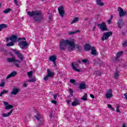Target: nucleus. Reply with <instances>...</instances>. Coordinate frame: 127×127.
I'll return each mask as SVG.
<instances>
[{
	"label": "nucleus",
	"mask_w": 127,
	"mask_h": 127,
	"mask_svg": "<svg viewBox=\"0 0 127 127\" xmlns=\"http://www.w3.org/2000/svg\"><path fill=\"white\" fill-rule=\"evenodd\" d=\"M69 45L70 47H68V51L69 52H72L74 51V48H75L76 45L75 42L73 41L69 40L68 39H62L60 41L59 48L60 50H66L67 49V46Z\"/></svg>",
	"instance_id": "f257e3e1"
},
{
	"label": "nucleus",
	"mask_w": 127,
	"mask_h": 127,
	"mask_svg": "<svg viewBox=\"0 0 127 127\" xmlns=\"http://www.w3.org/2000/svg\"><path fill=\"white\" fill-rule=\"evenodd\" d=\"M27 14L30 16V17H33L34 20L35 22L37 23H41L42 20L44 19V16H43V14L40 10H35V11H28L27 12Z\"/></svg>",
	"instance_id": "f03ea898"
},
{
	"label": "nucleus",
	"mask_w": 127,
	"mask_h": 127,
	"mask_svg": "<svg viewBox=\"0 0 127 127\" xmlns=\"http://www.w3.org/2000/svg\"><path fill=\"white\" fill-rule=\"evenodd\" d=\"M47 74L44 78V81H47L49 78H53L54 76V72L51 71L49 68H47Z\"/></svg>",
	"instance_id": "7ed1b4c3"
},
{
	"label": "nucleus",
	"mask_w": 127,
	"mask_h": 127,
	"mask_svg": "<svg viewBox=\"0 0 127 127\" xmlns=\"http://www.w3.org/2000/svg\"><path fill=\"white\" fill-rule=\"evenodd\" d=\"M98 28L101 30V31H108L109 29L108 27L106 25L105 22H102V23L98 24L97 25Z\"/></svg>",
	"instance_id": "20e7f679"
},
{
	"label": "nucleus",
	"mask_w": 127,
	"mask_h": 127,
	"mask_svg": "<svg viewBox=\"0 0 127 127\" xmlns=\"http://www.w3.org/2000/svg\"><path fill=\"white\" fill-rule=\"evenodd\" d=\"M29 45L26 41H20L18 43V46L21 49H25Z\"/></svg>",
	"instance_id": "39448f33"
},
{
	"label": "nucleus",
	"mask_w": 127,
	"mask_h": 127,
	"mask_svg": "<svg viewBox=\"0 0 127 127\" xmlns=\"http://www.w3.org/2000/svg\"><path fill=\"white\" fill-rule=\"evenodd\" d=\"M112 35H113V32L111 31L106 33H104L102 37V41H105V40L109 39V37L110 36H112Z\"/></svg>",
	"instance_id": "423d86ee"
},
{
	"label": "nucleus",
	"mask_w": 127,
	"mask_h": 127,
	"mask_svg": "<svg viewBox=\"0 0 127 127\" xmlns=\"http://www.w3.org/2000/svg\"><path fill=\"white\" fill-rule=\"evenodd\" d=\"M12 51L14 52L16 55H17L18 58L21 60V61L23 62V55L19 51H17L14 49H12Z\"/></svg>",
	"instance_id": "0eeeda50"
},
{
	"label": "nucleus",
	"mask_w": 127,
	"mask_h": 127,
	"mask_svg": "<svg viewBox=\"0 0 127 127\" xmlns=\"http://www.w3.org/2000/svg\"><path fill=\"white\" fill-rule=\"evenodd\" d=\"M18 39V38H17V36L15 35H12L11 37L6 38V42H8L9 40L12 41V42H17Z\"/></svg>",
	"instance_id": "6e6552de"
},
{
	"label": "nucleus",
	"mask_w": 127,
	"mask_h": 127,
	"mask_svg": "<svg viewBox=\"0 0 127 127\" xmlns=\"http://www.w3.org/2000/svg\"><path fill=\"white\" fill-rule=\"evenodd\" d=\"M118 10L119 11V16L120 17H123V16H127V12L126 11H124L123 8L119 7Z\"/></svg>",
	"instance_id": "1a4fd4ad"
},
{
	"label": "nucleus",
	"mask_w": 127,
	"mask_h": 127,
	"mask_svg": "<svg viewBox=\"0 0 127 127\" xmlns=\"http://www.w3.org/2000/svg\"><path fill=\"white\" fill-rule=\"evenodd\" d=\"M35 118L38 121V122L40 123L38 125V127H39L40 126H42L43 124V119H42L41 114H40V113H38L37 115L35 116Z\"/></svg>",
	"instance_id": "9d476101"
},
{
	"label": "nucleus",
	"mask_w": 127,
	"mask_h": 127,
	"mask_svg": "<svg viewBox=\"0 0 127 127\" xmlns=\"http://www.w3.org/2000/svg\"><path fill=\"white\" fill-rule=\"evenodd\" d=\"M58 9L61 17H64V14H65V9H64V7L63 6H60Z\"/></svg>",
	"instance_id": "9b49d317"
},
{
	"label": "nucleus",
	"mask_w": 127,
	"mask_h": 127,
	"mask_svg": "<svg viewBox=\"0 0 127 127\" xmlns=\"http://www.w3.org/2000/svg\"><path fill=\"white\" fill-rule=\"evenodd\" d=\"M117 25L118 28L122 29V28H123L125 25V21H124L123 19L120 18L119 19L118 22L117 23Z\"/></svg>",
	"instance_id": "f8f14e48"
},
{
	"label": "nucleus",
	"mask_w": 127,
	"mask_h": 127,
	"mask_svg": "<svg viewBox=\"0 0 127 127\" xmlns=\"http://www.w3.org/2000/svg\"><path fill=\"white\" fill-rule=\"evenodd\" d=\"M113 90L111 89H110L108 90V92L106 93L105 95V97L106 99H110V98H113Z\"/></svg>",
	"instance_id": "ddd939ff"
},
{
	"label": "nucleus",
	"mask_w": 127,
	"mask_h": 127,
	"mask_svg": "<svg viewBox=\"0 0 127 127\" xmlns=\"http://www.w3.org/2000/svg\"><path fill=\"white\" fill-rule=\"evenodd\" d=\"M79 66V64H74V63H71V67L72 69L74 70V71H75V72H81L80 69H79L77 68L76 67H78Z\"/></svg>",
	"instance_id": "4468645a"
},
{
	"label": "nucleus",
	"mask_w": 127,
	"mask_h": 127,
	"mask_svg": "<svg viewBox=\"0 0 127 127\" xmlns=\"http://www.w3.org/2000/svg\"><path fill=\"white\" fill-rule=\"evenodd\" d=\"M92 46L90 45L89 44L86 43L84 46V51L85 52L90 51L92 49Z\"/></svg>",
	"instance_id": "2eb2a0df"
},
{
	"label": "nucleus",
	"mask_w": 127,
	"mask_h": 127,
	"mask_svg": "<svg viewBox=\"0 0 127 127\" xmlns=\"http://www.w3.org/2000/svg\"><path fill=\"white\" fill-rule=\"evenodd\" d=\"M19 89L15 87L13 88L12 91L10 92L11 95H17L19 93Z\"/></svg>",
	"instance_id": "dca6fc26"
},
{
	"label": "nucleus",
	"mask_w": 127,
	"mask_h": 127,
	"mask_svg": "<svg viewBox=\"0 0 127 127\" xmlns=\"http://www.w3.org/2000/svg\"><path fill=\"white\" fill-rule=\"evenodd\" d=\"M91 55H93L94 56H97L98 55V53L97 52V50L95 47L93 46L91 48Z\"/></svg>",
	"instance_id": "f3484780"
},
{
	"label": "nucleus",
	"mask_w": 127,
	"mask_h": 127,
	"mask_svg": "<svg viewBox=\"0 0 127 127\" xmlns=\"http://www.w3.org/2000/svg\"><path fill=\"white\" fill-rule=\"evenodd\" d=\"M17 74V72L16 71H12L10 74H8L6 79H9V78H11V77H15L16 74Z\"/></svg>",
	"instance_id": "a211bd4d"
},
{
	"label": "nucleus",
	"mask_w": 127,
	"mask_h": 127,
	"mask_svg": "<svg viewBox=\"0 0 127 127\" xmlns=\"http://www.w3.org/2000/svg\"><path fill=\"white\" fill-rule=\"evenodd\" d=\"M13 111H14V109H12L10 110V111L7 114L4 113L3 114H2V117H3V118H7V117H9V116H10L11 115V114H12V112H13Z\"/></svg>",
	"instance_id": "6ab92c4d"
},
{
	"label": "nucleus",
	"mask_w": 127,
	"mask_h": 127,
	"mask_svg": "<svg viewBox=\"0 0 127 127\" xmlns=\"http://www.w3.org/2000/svg\"><path fill=\"white\" fill-rule=\"evenodd\" d=\"M79 105H80V103L79 102L78 99L74 98L73 102L71 103V106H72V107H75V106H78Z\"/></svg>",
	"instance_id": "aec40b11"
},
{
	"label": "nucleus",
	"mask_w": 127,
	"mask_h": 127,
	"mask_svg": "<svg viewBox=\"0 0 127 127\" xmlns=\"http://www.w3.org/2000/svg\"><path fill=\"white\" fill-rule=\"evenodd\" d=\"M86 82H82L79 86V89L80 90H85L86 89Z\"/></svg>",
	"instance_id": "412c9836"
},
{
	"label": "nucleus",
	"mask_w": 127,
	"mask_h": 127,
	"mask_svg": "<svg viewBox=\"0 0 127 127\" xmlns=\"http://www.w3.org/2000/svg\"><path fill=\"white\" fill-rule=\"evenodd\" d=\"M22 62V61L21 60H18L16 59H14V63L16 67H17L18 68H20V66L18 64L16 63H21Z\"/></svg>",
	"instance_id": "4be33fe9"
},
{
	"label": "nucleus",
	"mask_w": 127,
	"mask_h": 127,
	"mask_svg": "<svg viewBox=\"0 0 127 127\" xmlns=\"http://www.w3.org/2000/svg\"><path fill=\"white\" fill-rule=\"evenodd\" d=\"M49 60L52 61V62H55L57 60V57L55 55L49 57Z\"/></svg>",
	"instance_id": "5701e85b"
},
{
	"label": "nucleus",
	"mask_w": 127,
	"mask_h": 127,
	"mask_svg": "<svg viewBox=\"0 0 127 127\" xmlns=\"http://www.w3.org/2000/svg\"><path fill=\"white\" fill-rule=\"evenodd\" d=\"M119 77H120V71L118 70H116L114 74L115 79H119Z\"/></svg>",
	"instance_id": "b1692460"
},
{
	"label": "nucleus",
	"mask_w": 127,
	"mask_h": 127,
	"mask_svg": "<svg viewBox=\"0 0 127 127\" xmlns=\"http://www.w3.org/2000/svg\"><path fill=\"white\" fill-rule=\"evenodd\" d=\"M76 48H77V52H81L83 51V48H82V46L79 45H76Z\"/></svg>",
	"instance_id": "393cba45"
},
{
	"label": "nucleus",
	"mask_w": 127,
	"mask_h": 127,
	"mask_svg": "<svg viewBox=\"0 0 127 127\" xmlns=\"http://www.w3.org/2000/svg\"><path fill=\"white\" fill-rule=\"evenodd\" d=\"M14 106L13 105L9 104L7 106L5 107V110L6 111H8V110H10L11 109H13Z\"/></svg>",
	"instance_id": "a878e982"
},
{
	"label": "nucleus",
	"mask_w": 127,
	"mask_h": 127,
	"mask_svg": "<svg viewBox=\"0 0 127 127\" xmlns=\"http://www.w3.org/2000/svg\"><path fill=\"white\" fill-rule=\"evenodd\" d=\"M3 28H7V25L6 24H0V31H1Z\"/></svg>",
	"instance_id": "bb28decb"
},
{
	"label": "nucleus",
	"mask_w": 127,
	"mask_h": 127,
	"mask_svg": "<svg viewBox=\"0 0 127 127\" xmlns=\"http://www.w3.org/2000/svg\"><path fill=\"white\" fill-rule=\"evenodd\" d=\"M96 3L100 6H103L104 4V2H102V0H96Z\"/></svg>",
	"instance_id": "cd10ccee"
},
{
	"label": "nucleus",
	"mask_w": 127,
	"mask_h": 127,
	"mask_svg": "<svg viewBox=\"0 0 127 127\" xmlns=\"http://www.w3.org/2000/svg\"><path fill=\"white\" fill-rule=\"evenodd\" d=\"M80 30H77L75 31H71V32H68V34L69 35H73V34H75L76 33H79V32H80Z\"/></svg>",
	"instance_id": "c85d7f7f"
},
{
	"label": "nucleus",
	"mask_w": 127,
	"mask_h": 127,
	"mask_svg": "<svg viewBox=\"0 0 127 127\" xmlns=\"http://www.w3.org/2000/svg\"><path fill=\"white\" fill-rule=\"evenodd\" d=\"M123 54H124V51H119L117 53L116 56L117 57V58H120V57H121V56H122Z\"/></svg>",
	"instance_id": "c756f323"
},
{
	"label": "nucleus",
	"mask_w": 127,
	"mask_h": 127,
	"mask_svg": "<svg viewBox=\"0 0 127 127\" xmlns=\"http://www.w3.org/2000/svg\"><path fill=\"white\" fill-rule=\"evenodd\" d=\"M79 20V18L78 17H75L73 20L71 22V24H73V23H75L77 22Z\"/></svg>",
	"instance_id": "7c9ffc66"
},
{
	"label": "nucleus",
	"mask_w": 127,
	"mask_h": 127,
	"mask_svg": "<svg viewBox=\"0 0 127 127\" xmlns=\"http://www.w3.org/2000/svg\"><path fill=\"white\" fill-rule=\"evenodd\" d=\"M88 97L87 93H85L82 97L81 98V100L82 101H87L88 99L87 97Z\"/></svg>",
	"instance_id": "2f4dec72"
},
{
	"label": "nucleus",
	"mask_w": 127,
	"mask_h": 127,
	"mask_svg": "<svg viewBox=\"0 0 127 127\" xmlns=\"http://www.w3.org/2000/svg\"><path fill=\"white\" fill-rule=\"evenodd\" d=\"M4 85H5V82H4V79H2L1 80V83L0 84V87L3 88V87H4Z\"/></svg>",
	"instance_id": "473e14b6"
},
{
	"label": "nucleus",
	"mask_w": 127,
	"mask_h": 127,
	"mask_svg": "<svg viewBox=\"0 0 127 127\" xmlns=\"http://www.w3.org/2000/svg\"><path fill=\"white\" fill-rule=\"evenodd\" d=\"M81 62H82V63H85V64H90V62L87 59L82 60Z\"/></svg>",
	"instance_id": "72a5a7b5"
},
{
	"label": "nucleus",
	"mask_w": 127,
	"mask_h": 127,
	"mask_svg": "<svg viewBox=\"0 0 127 127\" xmlns=\"http://www.w3.org/2000/svg\"><path fill=\"white\" fill-rule=\"evenodd\" d=\"M6 46L7 47H10V46H14V43L12 41L9 42V43H8L7 44H6Z\"/></svg>",
	"instance_id": "f704fd0d"
},
{
	"label": "nucleus",
	"mask_w": 127,
	"mask_h": 127,
	"mask_svg": "<svg viewBox=\"0 0 127 127\" xmlns=\"http://www.w3.org/2000/svg\"><path fill=\"white\" fill-rule=\"evenodd\" d=\"M27 75H28L29 78H32V76L33 75V71H30L29 72H28Z\"/></svg>",
	"instance_id": "c9c22d12"
},
{
	"label": "nucleus",
	"mask_w": 127,
	"mask_h": 127,
	"mask_svg": "<svg viewBox=\"0 0 127 127\" xmlns=\"http://www.w3.org/2000/svg\"><path fill=\"white\" fill-rule=\"evenodd\" d=\"M8 93V91L6 90H3L0 94V97H2V95H4V94H7Z\"/></svg>",
	"instance_id": "e433bc0d"
},
{
	"label": "nucleus",
	"mask_w": 127,
	"mask_h": 127,
	"mask_svg": "<svg viewBox=\"0 0 127 127\" xmlns=\"http://www.w3.org/2000/svg\"><path fill=\"white\" fill-rule=\"evenodd\" d=\"M7 61L10 63L11 62H13V63H14V59L13 58H8Z\"/></svg>",
	"instance_id": "4c0bfd02"
},
{
	"label": "nucleus",
	"mask_w": 127,
	"mask_h": 127,
	"mask_svg": "<svg viewBox=\"0 0 127 127\" xmlns=\"http://www.w3.org/2000/svg\"><path fill=\"white\" fill-rule=\"evenodd\" d=\"M9 11H11V9L10 8H7L5 10H3V13H8V12H9Z\"/></svg>",
	"instance_id": "58836bf2"
},
{
	"label": "nucleus",
	"mask_w": 127,
	"mask_h": 127,
	"mask_svg": "<svg viewBox=\"0 0 127 127\" xmlns=\"http://www.w3.org/2000/svg\"><path fill=\"white\" fill-rule=\"evenodd\" d=\"M36 78L34 77V78H33L31 79H29V80H28L27 81V82H29V83L30 82H36Z\"/></svg>",
	"instance_id": "ea45409f"
},
{
	"label": "nucleus",
	"mask_w": 127,
	"mask_h": 127,
	"mask_svg": "<svg viewBox=\"0 0 127 127\" xmlns=\"http://www.w3.org/2000/svg\"><path fill=\"white\" fill-rule=\"evenodd\" d=\"M70 83H71V84H73V85H76V80L73 79H70L69 80Z\"/></svg>",
	"instance_id": "a19ab883"
},
{
	"label": "nucleus",
	"mask_w": 127,
	"mask_h": 127,
	"mask_svg": "<svg viewBox=\"0 0 127 127\" xmlns=\"http://www.w3.org/2000/svg\"><path fill=\"white\" fill-rule=\"evenodd\" d=\"M69 93L70 94V96L71 97H73V93L74 92L73 91V89H71V88H69Z\"/></svg>",
	"instance_id": "79ce46f5"
},
{
	"label": "nucleus",
	"mask_w": 127,
	"mask_h": 127,
	"mask_svg": "<svg viewBox=\"0 0 127 127\" xmlns=\"http://www.w3.org/2000/svg\"><path fill=\"white\" fill-rule=\"evenodd\" d=\"M120 106H119V105H117V108H116V112L117 113H120V112H121L120 111Z\"/></svg>",
	"instance_id": "37998d69"
},
{
	"label": "nucleus",
	"mask_w": 127,
	"mask_h": 127,
	"mask_svg": "<svg viewBox=\"0 0 127 127\" xmlns=\"http://www.w3.org/2000/svg\"><path fill=\"white\" fill-rule=\"evenodd\" d=\"M25 38H18V39L17 40V42H19V41L20 40H25Z\"/></svg>",
	"instance_id": "c03bdc74"
},
{
	"label": "nucleus",
	"mask_w": 127,
	"mask_h": 127,
	"mask_svg": "<svg viewBox=\"0 0 127 127\" xmlns=\"http://www.w3.org/2000/svg\"><path fill=\"white\" fill-rule=\"evenodd\" d=\"M123 47H126L127 46V41H124V43L123 44Z\"/></svg>",
	"instance_id": "a18cd8bd"
},
{
	"label": "nucleus",
	"mask_w": 127,
	"mask_h": 127,
	"mask_svg": "<svg viewBox=\"0 0 127 127\" xmlns=\"http://www.w3.org/2000/svg\"><path fill=\"white\" fill-rule=\"evenodd\" d=\"M3 104L4 105L5 107H7L8 105L9 104L8 102H6V101H3Z\"/></svg>",
	"instance_id": "49530a36"
},
{
	"label": "nucleus",
	"mask_w": 127,
	"mask_h": 127,
	"mask_svg": "<svg viewBox=\"0 0 127 127\" xmlns=\"http://www.w3.org/2000/svg\"><path fill=\"white\" fill-rule=\"evenodd\" d=\"M119 58L117 56H116V58L114 59V62H116V63L119 61Z\"/></svg>",
	"instance_id": "de8ad7c7"
},
{
	"label": "nucleus",
	"mask_w": 127,
	"mask_h": 127,
	"mask_svg": "<svg viewBox=\"0 0 127 127\" xmlns=\"http://www.w3.org/2000/svg\"><path fill=\"white\" fill-rule=\"evenodd\" d=\"M51 103H52V104H54V105H57V102L55 100H51Z\"/></svg>",
	"instance_id": "09e8293b"
},
{
	"label": "nucleus",
	"mask_w": 127,
	"mask_h": 127,
	"mask_svg": "<svg viewBox=\"0 0 127 127\" xmlns=\"http://www.w3.org/2000/svg\"><path fill=\"white\" fill-rule=\"evenodd\" d=\"M81 0H75L74 1L75 3H80L81 2Z\"/></svg>",
	"instance_id": "8fccbe9b"
},
{
	"label": "nucleus",
	"mask_w": 127,
	"mask_h": 127,
	"mask_svg": "<svg viewBox=\"0 0 127 127\" xmlns=\"http://www.w3.org/2000/svg\"><path fill=\"white\" fill-rule=\"evenodd\" d=\"M66 102L67 105L68 106H70V103H71V100H66Z\"/></svg>",
	"instance_id": "3c124183"
},
{
	"label": "nucleus",
	"mask_w": 127,
	"mask_h": 127,
	"mask_svg": "<svg viewBox=\"0 0 127 127\" xmlns=\"http://www.w3.org/2000/svg\"><path fill=\"white\" fill-rule=\"evenodd\" d=\"M53 17H52V15H50L49 16V20H50V21H51L53 19Z\"/></svg>",
	"instance_id": "603ef678"
},
{
	"label": "nucleus",
	"mask_w": 127,
	"mask_h": 127,
	"mask_svg": "<svg viewBox=\"0 0 127 127\" xmlns=\"http://www.w3.org/2000/svg\"><path fill=\"white\" fill-rule=\"evenodd\" d=\"M14 2L16 5H18V2L17 1V0H14Z\"/></svg>",
	"instance_id": "864d4df0"
},
{
	"label": "nucleus",
	"mask_w": 127,
	"mask_h": 127,
	"mask_svg": "<svg viewBox=\"0 0 127 127\" xmlns=\"http://www.w3.org/2000/svg\"><path fill=\"white\" fill-rule=\"evenodd\" d=\"M96 74L97 75H99V76H101V72H100V71H96Z\"/></svg>",
	"instance_id": "5fc2aeb1"
},
{
	"label": "nucleus",
	"mask_w": 127,
	"mask_h": 127,
	"mask_svg": "<svg viewBox=\"0 0 127 127\" xmlns=\"http://www.w3.org/2000/svg\"><path fill=\"white\" fill-rule=\"evenodd\" d=\"M107 22L108 23V24H111V23H112V20H111L110 19H109L108 21Z\"/></svg>",
	"instance_id": "6e6d98bb"
},
{
	"label": "nucleus",
	"mask_w": 127,
	"mask_h": 127,
	"mask_svg": "<svg viewBox=\"0 0 127 127\" xmlns=\"http://www.w3.org/2000/svg\"><path fill=\"white\" fill-rule=\"evenodd\" d=\"M23 87L26 88V87H27V84L25 82H24L23 84Z\"/></svg>",
	"instance_id": "4d7b16f0"
},
{
	"label": "nucleus",
	"mask_w": 127,
	"mask_h": 127,
	"mask_svg": "<svg viewBox=\"0 0 127 127\" xmlns=\"http://www.w3.org/2000/svg\"><path fill=\"white\" fill-rule=\"evenodd\" d=\"M108 107L109 108V109H113V106H112L111 104H108Z\"/></svg>",
	"instance_id": "13d9d810"
},
{
	"label": "nucleus",
	"mask_w": 127,
	"mask_h": 127,
	"mask_svg": "<svg viewBox=\"0 0 127 127\" xmlns=\"http://www.w3.org/2000/svg\"><path fill=\"white\" fill-rule=\"evenodd\" d=\"M90 96L91 98H92V99H95V96H94V95L93 94H90Z\"/></svg>",
	"instance_id": "bf43d9fd"
},
{
	"label": "nucleus",
	"mask_w": 127,
	"mask_h": 127,
	"mask_svg": "<svg viewBox=\"0 0 127 127\" xmlns=\"http://www.w3.org/2000/svg\"><path fill=\"white\" fill-rule=\"evenodd\" d=\"M49 116L50 119H52V118H53V114H52V113H51L50 114Z\"/></svg>",
	"instance_id": "052dcab7"
},
{
	"label": "nucleus",
	"mask_w": 127,
	"mask_h": 127,
	"mask_svg": "<svg viewBox=\"0 0 127 127\" xmlns=\"http://www.w3.org/2000/svg\"><path fill=\"white\" fill-rule=\"evenodd\" d=\"M54 98L56 99L57 98V94L54 95Z\"/></svg>",
	"instance_id": "680f3d73"
},
{
	"label": "nucleus",
	"mask_w": 127,
	"mask_h": 127,
	"mask_svg": "<svg viewBox=\"0 0 127 127\" xmlns=\"http://www.w3.org/2000/svg\"><path fill=\"white\" fill-rule=\"evenodd\" d=\"M124 96H125L126 99H127V93H126L125 94H124Z\"/></svg>",
	"instance_id": "e2e57ef3"
},
{
	"label": "nucleus",
	"mask_w": 127,
	"mask_h": 127,
	"mask_svg": "<svg viewBox=\"0 0 127 127\" xmlns=\"http://www.w3.org/2000/svg\"><path fill=\"white\" fill-rule=\"evenodd\" d=\"M113 17H114V16L113 15V14H112L111 15L110 18L109 19L112 20L113 19Z\"/></svg>",
	"instance_id": "0e129e2a"
},
{
	"label": "nucleus",
	"mask_w": 127,
	"mask_h": 127,
	"mask_svg": "<svg viewBox=\"0 0 127 127\" xmlns=\"http://www.w3.org/2000/svg\"><path fill=\"white\" fill-rule=\"evenodd\" d=\"M122 127H127V125H126L125 124H124L122 125Z\"/></svg>",
	"instance_id": "69168bd1"
},
{
	"label": "nucleus",
	"mask_w": 127,
	"mask_h": 127,
	"mask_svg": "<svg viewBox=\"0 0 127 127\" xmlns=\"http://www.w3.org/2000/svg\"><path fill=\"white\" fill-rule=\"evenodd\" d=\"M53 62L54 64L55 65V66H57V65H56V61Z\"/></svg>",
	"instance_id": "338daca9"
},
{
	"label": "nucleus",
	"mask_w": 127,
	"mask_h": 127,
	"mask_svg": "<svg viewBox=\"0 0 127 127\" xmlns=\"http://www.w3.org/2000/svg\"><path fill=\"white\" fill-rule=\"evenodd\" d=\"M122 35H123V36H124V35H126V33L125 32H122Z\"/></svg>",
	"instance_id": "774afa93"
}]
</instances>
